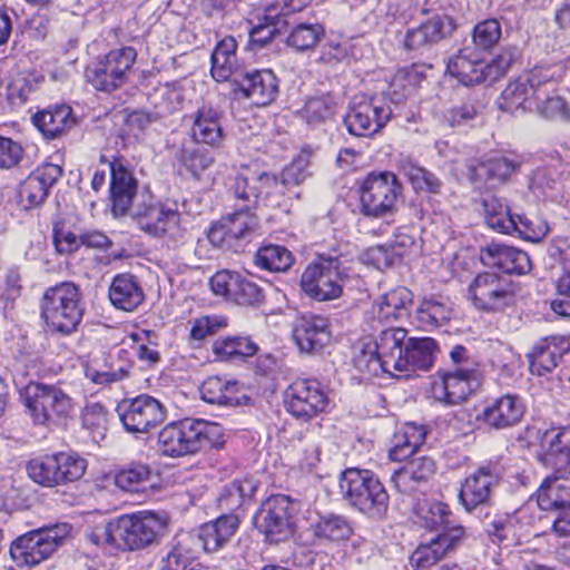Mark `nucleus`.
Here are the masks:
<instances>
[{
	"label": "nucleus",
	"instance_id": "f257e3e1",
	"mask_svg": "<svg viewBox=\"0 0 570 570\" xmlns=\"http://www.w3.org/2000/svg\"><path fill=\"white\" fill-rule=\"evenodd\" d=\"M537 459L556 471L537 489V504L553 511L570 505V478L560 471L570 465V428H550L540 435Z\"/></svg>",
	"mask_w": 570,
	"mask_h": 570
},
{
	"label": "nucleus",
	"instance_id": "f03ea898",
	"mask_svg": "<svg viewBox=\"0 0 570 570\" xmlns=\"http://www.w3.org/2000/svg\"><path fill=\"white\" fill-rule=\"evenodd\" d=\"M223 443L222 425L200 419L171 422L158 433L159 450L170 458L195 454L206 448H219Z\"/></svg>",
	"mask_w": 570,
	"mask_h": 570
},
{
	"label": "nucleus",
	"instance_id": "7ed1b4c3",
	"mask_svg": "<svg viewBox=\"0 0 570 570\" xmlns=\"http://www.w3.org/2000/svg\"><path fill=\"white\" fill-rule=\"evenodd\" d=\"M85 307L82 293L72 282L48 287L40 299V316L48 332L69 336L78 330Z\"/></svg>",
	"mask_w": 570,
	"mask_h": 570
},
{
	"label": "nucleus",
	"instance_id": "20e7f679",
	"mask_svg": "<svg viewBox=\"0 0 570 570\" xmlns=\"http://www.w3.org/2000/svg\"><path fill=\"white\" fill-rule=\"evenodd\" d=\"M167 527L166 514L139 511L112 519L109 535L118 542V549L137 551L157 544Z\"/></svg>",
	"mask_w": 570,
	"mask_h": 570
},
{
	"label": "nucleus",
	"instance_id": "39448f33",
	"mask_svg": "<svg viewBox=\"0 0 570 570\" xmlns=\"http://www.w3.org/2000/svg\"><path fill=\"white\" fill-rule=\"evenodd\" d=\"M340 488L345 500L367 518L381 520L386 515L390 495L371 471L345 470L340 479Z\"/></svg>",
	"mask_w": 570,
	"mask_h": 570
},
{
	"label": "nucleus",
	"instance_id": "423d86ee",
	"mask_svg": "<svg viewBox=\"0 0 570 570\" xmlns=\"http://www.w3.org/2000/svg\"><path fill=\"white\" fill-rule=\"evenodd\" d=\"M27 413L35 425L55 429L62 425L73 411V400L61 387L30 382L22 394Z\"/></svg>",
	"mask_w": 570,
	"mask_h": 570
},
{
	"label": "nucleus",
	"instance_id": "0eeeda50",
	"mask_svg": "<svg viewBox=\"0 0 570 570\" xmlns=\"http://www.w3.org/2000/svg\"><path fill=\"white\" fill-rule=\"evenodd\" d=\"M347 279L342 255L336 252L321 253L302 274L301 287L311 298L326 302L341 297Z\"/></svg>",
	"mask_w": 570,
	"mask_h": 570
},
{
	"label": "nucleus",
	"instance_id": "6e6552de",
	"mask_svg": "<svg viewBox=\"0 0 570 570\" xmlns=\"http://www.w3.org/2000/svg\"><path fill=\"white\" fill-rule=\"evenodd\" d=\"M358 194L363 215L384 218L397 210L402 185L392 173H370L362 180Z\"/></svg>",
	"mask_w": 570,
	"mask_h": 570
},
{
	"label": "nucleus",
	"instance_id": "1a4fd4ad",
	"mask_svg": "<svg viewBox=\"0 0 570 570\" xmlns=\"http://www.w3.org/2000/svg\"><path fill=\"white\" fill-rule=\"evenodd\" d=\"M295 504L285 494L266 499L254 515V525L265 541L279 543L294 534Z\"/></svg>",
	"mask_w": 570,
	"mask_h": 570
},
{
	"label": "nucleus",
	"instance_id": "9d476101",
	"mask_svg": "<svg viewBox=\"0 0 570 570\" xmlns=\"http://www.w3.org/2000/svg\"><path fill=\"white\" fill-rule=\"evenodd\" d=\"M131 216L138 227L151 236L167 238L174 244L184 239L178 210L154 203L151 196L141 195V200L132 207Z\"/></svg>",
	"mask_w": 570,
	"mask_h": 570
},
{
	"label": "nucleus",
	"instance_id": "9b49d317",
	"mask_svg": "<svg viewBox=\"0 0 570 570\" xmlns=\"http://www.w3.org/2000/svg\"><path fill=\"white\" fill-rule=\"evenodd\" d=\"M136 57L132 47L111 50L102 59L87 67L86 78L97 90L111 92L127 82Z\"/></svg>",
	"mask_w": 570,
	"mask_h": 570
},
{
	"label": "nucleus",
	"instance_id": "f8f14e48",
	"mask_svg": "<svg viewBox=\"0 0 570 570\" xmlns=\"http://www.w3.org/2000/svg\"><path fill=\"white\" fill-rule=\"evenodd\" d=\"M392 115L391 106L383 98L357 95L350 104L344 124L350 134L368 137L379 132L391 120Z\"/></svg>",
	"mask_w": 570,
	"mask_h": 570
},
{
	"label": "nucleus",
	"instance_id": "ddd939ff",
	"mask_svg": "<svg viewBox=\"0 0 570 570\" xmlns=\"http://www.w3.org/2000/svg\"><path fill=\"white\" fill-rule=\"evenodd\" d=\"M66 529H40L19 537L10 547V554L18 567H33L46 560L61 543Z\"/></svg>",
	"mask_w": 570,
	"mask_h": 570
},
{
	"label": "nucleus",
	"instance_id": "4468645a",
	"mask_svg": "<svg viewBox=\"0 0 570 570\" xmlns=\"http://www.w3.org/2000/svg\"><path fill=\"white\" fill-rule=\"evenodd\" d=\"M117 410L125 430L131 434L148 433L166 417L163 404L148 394L124 400Z\"/></svg>",
	"mask_w": 570,
	"mask_h": 570
},
{
	"label": "nucleus",
	"instance_id": "2eb2a0df",
	"mask_svg": "<svg viewBox=\"0 0 570 570\" xmlns=\"http://www.w3.org/2000/svg\"><path fill=\"white\" fill-rule=\"evenodd\" d=\"M469 297L475 308L485 312H498L508 306L514 295L509 278L495 273L478 274L469 285Z\"/></svg>",
	"mask_w": 570,
	"mask_h": 570
},
{
	"label": "nucleus",
	"instance_id": "dca6fc26",
	"mask_svg": "<svg viewBox=\"0 0 570 570\" xmlns=\"http://www.w3.org/2000/svg\"><path fill=\"white\" fill-rule=\"evenodd\" d=\"M284 403L293 416L308 421L325 411L328 399L320 382L297 380L285 391Z\"/></svg>",
	"mask_w": 570,
	"mask_h": 570
},
{
	"label": "nucleus",
	"instance_id": "f3484780",
	"mask_svg": "<svg viewBox=\"0 0 570 570\" xmlns=\"http://www.w3.org/2000/svg\"><path fill=\"white\" fill-rule=\"evenodd\" d=\"M439 377L432 385L433 396L449 405L466 400L478 384L476 372L466 367L439 373Z\"/></svg>",
	"mask_w": 570,
	"mask_h": 570
},
{
	"label": "nucleus",
	"instance_id": "a211bd4d",
	"mask_svg": "<svg viewBox=\"0 0 570 570\" xmlns=\"http://www.w3.org/2000/svg\"><path fill=\"white\" fill-rule=\"evenodd\" d=\"M464 537L463 528L440 532L425 543H421L410 556V564L415 570H429L452 552Z\"/></svg>",
	"mask_w": 570,
	"mask_h": 570
},
{
	"label": "nucleus",
	"instance_id": "6ab92c4d",
	"mask_svg": "<svg viewBox=\"0 0 570 570\" xmlns=\"http://www.w3.org/2000/svg\"><path fill=\"white\" fill-rule=\"evenodd\" d=\"M62 168L55 164L38 166L20 185L19 198L26 208L42 205L49 189L61 178Z\"/></svg>",
	"mask_w": 570,
	"mask_h": 570
},
{
	"label": "nucleus",
	"instance_id": "aec40b11",
	"mask_svg": "<svg viewBox=\"0 0 570 570\" xmlns=\"http://www.w3.org/2000/svg\"><path fill=\"white\" fill-rule=\"evenodd\" d=\"M492 69L475 48L465 47L449 58L446 72L464 86L489 80Z\"/></svg>",
	"mask_w": 570,
	"mask_h": 570
},
{
	"label": "nucleus",
	"instance_id": "412c9836",
	"mask_svg": "<svg viewBox=\"0 0 570 570\" xmlns=\"http://www.w3.org/2000/svg\"><path fill=\"white\" fill-rule=\"evenodd\" d=\"M110 174L112 213L116 217H121L135 206L132 202L137 196V180L121 159H114L110 163Z\"/></svg>",
	"mask_w": 570,
	"mask_h": 570
},
{
	"label": "nucleus",
	"instance_id": "4be33fe9",
	"mask_svg": "<svg viewBox=\"0 0 570 570\" xmlns=\"http://www.w3.org/2000/svg\"><path fill=\"white\" fill-rule=\"evenodd\" d=\"M549 259L544 258L547 268H554L557 265L564 271L556 284L557 292L562 298L552 301L549 305L551 311L559 316L570 317V271H566L563 261L570 255V247L563 239H553L546 249Z\"/></svg>",
	"mask_w": 570,
	"mask_h": 570
},
{
	"label": "nucleus",
	"instance_id": "5701e85b",
	"mask_svg": "<svg viewBox=\"0 0 570 570\" xmlns=\"http://www.w3.org/2000/svg\"><path fill=\"white\" fill-rule=\"evenodd\" d=\"M328 321L315 314L302 315L293 330L298 348L305 353H317L330 342Z\"/></svg>",
	"mask_w": 570,
	"mask_h": 570
},
{
	"label": "nucleus",
	"instance_id": "b1692460",
	"mask_svg": "<svg viewBox=\"0 0 570 570\" xmlns=\"http://www.w3.org/2000/svg\"><path fill=\"white\" fill-rule=\"evenodd\" d=\"M481 258L485 265L494 266L505 274L522 275L532 268L525 252L498 243H491L483 248Z\"/></svg>",
	"mask_w": 570,
	"mask_h": 570
},
{
	"label": "nucleus",
	"instance_id": "393cba45",
	"mask_svg": "<svg viewBox=\"0 0 570 570\" xmlns=\"http://www.w3.org/2000/svg\"><path fill=\"white\" fill-rule=\"evenodd\" d=\"M524 414L522 400L513 394H505L488 404L479 419L494 429H507L515 425Z\"/></svg>",
	"mask_w": 570,
	"mask_h": 570
},
{
	"label": "nucleus",
	"instance_id": "a878e982",
	"mask_svg": "<svg viewBox=\"0 0 570 570\" xmlns=\"http://www.w3.org/2000/svg\"><path fill=\"white\" fill-rule=\"evenodd\" d=\"M404 355L400 361L396 376H410L417 370L428 371L432 367L438 351L436 342L431 337L410 338L405 343Z\"/></svg>",
	"mask_w": 570,
	"mask_h": 570
},
{
	"label": "nucleus",
	"instance_id": "bb28decb",
	"mask_svg": "<svg viewBox=\"0 0 570 570\" xmlns=\"http://www.w3.org/2000/svg\"><path fill=\"white\" fill-rule=\"evenodd\" d=\"M223 114L210 105H203L194 115L190 135L198 144L219 147L224 140Z\"/></svg>",
	"mask_w": 570,
	"mask_h": 570
},
{
	"label": "nucleus",
	"instance_id": "cd10ccee",
	"mask_svg": "<svg viewBox=\"0 0 570 570\" xmlns=\"http://www.w3.org/2000/svg\"><path fill=\"white\" fill-rule=\"evenodd\" d=\"M108 296L114 307L132 312L145 301V292L138 278L130 273L117 274L109 286Z\"/></svg>",
	"mask_w": 570,
	"mask_h": 570
},
{
	"label": "nucleus",
	"instance_id": "c85d7f7f",
	"mask_svg": "<svg viewBox=\"0 0 570 570\" xmlns=\"http://www.w3.org/2000/svg\"><path fill=\"white\" fill-rule=\"evenodd\" d=\"M434 471L435 464L432 459L415 458L393 474L392 482L400 492L411 494L424 487Z\"/></svg>",
	"mask_w": 570,
	"mask_h": 570
},
{
	"label": "nucleus",
	"instance_id": "c756f323",
	"mask_svg": "<svg viewBox=\"0 0 570 570\" xmlns=\"http://www.w3.org/2000/svg\"><path fill=\"white\" fill-rule=\"evenodd\" d=\"M239 91L245 98L252 100L256 106H266L271 104L277 92V81L274 73L269 70H255L247 72L238 81Z\"/></svg>",
	"mask_w": 570,
	"mask_h": 570
},
{
	"label": "nucleus",
	"instance_id": "7c9ffc66",
	"mask_svg": "<svg viewBox=\"0 0 570 570\" xmlns=\"http://www.w3.org/2000/svg\"><path fill=\"white\" fill-rule=\"evenodd\" d=\"M416 246L415 233L412 228L399 229L387 245H380L371 249L370 255L379 268L391 267Z\"/></svg>",
	"mask_w": 570,
	"mask_h": 570
},
{
	"label": "nucleus",
	"instance_id": "2f4dec72",
	"mask_svg": "<svg viewBox=\"0 0 570 570\" xmlns=\"http://www.w3.org/2000/svg\"><path fill=\"white\" fill-rule=\"evenodd\" d=\"M413 511L415 522L423 528L440 532H450L451 529L463 528L454 522L451 510L443 502L432 499L419 500Z\"/></svg>",
	"mask_w": 570,
	"mask_h": 570
},
{
	"label": "nucleus",
	"instance_id": "473e14b6",
	"mask_svg": "<svg viewBox=\"0 0 570 570\" xmlns=\"http://www.w3.org/2000/svg\"><path fill=\"white\" fill-rule=\"evenodd\" d=\"M497 478L488 468H480L469 475L461 487L459 499L466 511L488 503L492 487Z\"/></svg>",
	"mask_w": 570,
	"mask_h": 570
},
{
	"label": "nucleus",
	"instance_id": "72a5a7b5",
	"mask_svg": "<svg viewBox=\"0 0 570 570\" xmlns=\"http://www.w3.org/2000/svg\"><path fill=\"white\" fill-rule=\"evenodd\" d=\"M412 292L399 286L382 295L372 306V314L381 324H389L407 315Z\"/></svg>",
	"mask_w": 570,
	"mask_h": 570
},
{
	"label": "nucleus",
	"instance_id": "f704fd0d",
	"mask_svg": "<svg viewBox=\"0 0 570 570\" xmlns=\"http://www.w3.org/2000/svg\"><path fill=\"white\" fill-rule=\"evenodd\" d=\"M32 124L47 139H55L66 134L73 126L75 118L69 106L57 105L35 114Z\"/></svg>",
	"mask_w": 570,
	"mask_h": 570
},
{
	"label": "nucleus",
	"instance_id": "c9c22d12",
	"mask_svg": "<svg viewBox=\"0 0 570 570\" xmlns=\"http://www.w3.org/2000/svg\"><path fill=\"white\" fill-rule=\"evenodd\" d=\"M406 336L407 332L402 327H387L382 330L377 340L373 342L391 375H397L396 371L401 366L400 361L405 352Z\"/></svg>",
	"mask_w": 570,
	"mask_h": 570
},
{
	"label": "nucleus",
	"instance_id": "e433bc0d",
	"mask_svg": "<svg viewBox=\"0 0 570 570\" xmlns=\"http://www.w3.org/2000/svg\"><path fill=\"white\" fill-rule=\"evenodd\" d=\"M239 520L234 514H224L199 528L198 538L206 552L222 549L235 534Z\"/></svg>",
	"mask_w": 570,
	"mask_h": 570
},
{
	"label": "nucleus",
	"instance_id": "4c0bfd02",
	"mask_svg": "<svg viewBox=\"0 0 570 570\" xmlns=\"http://www.w3.org/2000/svg\"><path fill=\"white\" fill-rule=\"evenodd\" d=\"M426 429L413 422L402 424L391 440L390 458L402 461L413 455L424 443Z\"/></svg>",
	"mask_w": 570,
	"mask_h": 570
},
{
	"label": "nucleus",
	"instance_id": "58836bf2",
	"mask_svg": "<svg viewBox=\"0 0 570 570\" xmlns=\"http://www.w3.org/2000/svg\"><path fill=\"white\" fill-rule=\"evenodd\" d=\"M202 399L209 404L236 406L239 404V386L237 382L219 376H209L200 385Z\"/></svg>",
	"mask_w": 570,
	"mask_h": 570
},
{
	"label": "nucleus",
	"instance_id": "ea45409f",
	"mask_svg": "<svg viewBox=\"0 0 570 570\" xmlns=\"http://www.w3.org/2000/svg\"><path fill=\"white\" fill-rule=\"evenodd\" d=\"M236 50L237 42L233 37H226L216 45L210 57V72L216 81H227L237 70Z\"/></svg>",
	"mask_w": 570,
	"mask_h": 570
},
{
	"label": "nucleus",
	"instance_id": "a19ab883",
	"mask_svg": "<svg viewBox=\"0 0 570 570\" xmlns=\"http://www.w3.org/2000/svg\"><path fill=\"white\" fill-rule=\"evenodd\" d=\"M259 171L244 168L239 171L232 185V191L235 198V207L243 210H252L257 207L261 199V191L257 180L253 176H257Z\"/></svg>",
	"mask_w": 570,
	"mask_h": 570
},
{
	"label": "nucleus",
	"instance_id": "79ce46f5",
	"mask_svg": "<svg viewBox=\"0 0 570 570\" xmlns=\"http://www.w3.org/2000/svg\"><path fill=\"white\" fill-rule=\"evenodd\" d=\"M517 165L502 157L490 158L479 161L470 168L471 177L474 181L485 183L495 186L505 181L515 170Z\"/></svg>",
	"mask_w": 570,
	"mask_h": 570
},
{
	"label": "nucleus",
	"instance_id": "37998d69",
	"mask_svg": "<svg viewBox=\"0 0 570 570\" xmlns=\"http://www.w3.org/2000/svg\"><path fill=\"white\" fill-rule=\"evenodd\" d=\"M311 528L314 537L321 541L341 542L348 540L353 534L351 522L337 514L321 517Z\"/></svg>",
	"mask_w": 570,
	"mask_h": 570
},
{
	"label": "nucleus",
	"instance_id": "c03bdc74",
	"mask_svg": "<svg viewBox=\"0 0 570 570\" xmlns=\"http://www.w3.org/2000/svg\"><path fill=\"white\" fill-rule=\"evenodd\" d=\"M482 205L487 224L492 229L502 234L512 235L513 229L520 228V225L515 222L514 215L510 213L509 207L502 199L495 196H488L483 199Z\"/></svg>",
	"mask_w": 570,
	"mask_h": 570
},
{
	"label": "nucleus",
	"instance_id": "a18cd8bd",
	"mask_svg": "<svg viewBox=\"0 0 570 570\" xmlns=\"http://www.w3.org/2000/svg\"><path fill=\"white\" fill-rule=\"evenodd\" d=\"M213 353L219 361H243L253 356L256 344L244 336H227L217 338L212 346Z\"/></svg>",
	"mask_w": 570,
	"mask_h": 570
},
{
	"label": "nucleus",
	"instance_id": "49530a36",
	"mask_svg": "<svg viewBox=\"0 0 570 570\" xmlns=\"http://www.w3.org/2000/svg\"><path fill=\"white\" fill-rule=\"evenodd\" d=\"M256 483L250 479L234 480L225 485L217 499L222 510L234 511L250 500L256 492Z\"/></svg>",
	"mask_w": 570,
	"mask_h": 570
},
{
	"label": "nucleus",
	"instance_id": "de8ad7c7",
	"mask_svg": "<svg viewBox=\"0 0 570 570\" xmlns=\"http://www.w3.org/2000/svg\"><path fill=\"white\" fill-rule=\"evenodd\" d=\"M153 471L147 464H132L115 475V484L126 492H144L151 487Z\"/></svg>",
	"mask_w": 570,
	"mask_h": 570
},
{
	"label": "nucleus",
	"instance_id": "09e8293b",
	"mask_svg": "<svg viewBox=\"0 0 570 570\" xmlns=\"http://www.w3.org/2000/svg\"><path fill=\"white\" fill-rule=\"evenodd\" d=\"M254 263L257 267L269 272H286L293 265L294 256L284 246L266 245L257 250Z\"/></svg>",
	"mask_w": 570,
	"mask_h": 570
},
{
	"label": "nucleus",
	"instance_id": "8fccbe9b",
	"mask_svg": "<svg viewBox=\"0 0 570 570\" xmlns=\"http://www.w3.org/2000/svg\"><path fill=\"white\" fill-rule=\"evenodd\" d=\"M451 307L438 298H424L417 309L416 318L425 330L442 326L451 318Z\"/></svg>",
	"mask_w": 570,
	"mask_h": 570
},
{
	"label": "nucleus",
	"instance_id": "3c124183",
	"mask_svg": "<svg viewBox=\"0 0 570 570\" xmlns=\"http://www.w3.org/2000/svg\"><path fill=\"white\" fill-rule=\"evenodd\" d=\"M337 109L334 98L330 95L311 97L301 110L302 118L311 126H318L332 119Z\"/></svg>",
	"mask_w": 570,
	"mask_h": 570
},
{
	"label": "nucleus",
	"instance_id": "603ef678",
	"mask_svg": "<svg viewBox=\"0 0 570 570\" xmlns=\"http://www.w3.org/2000/svg\"><path fill=\"white\" fill-rule=\"evenodd\" d=\"M400 170L407 177L416 191L439 194L442 187L441 180L431 171L417 166L411 160H403Z\"/></svg>",
	"mask_w": 570,
	"mask_h": 570
},
{
	"label": "nucleus",
	"instance_id": "864d4df0",
	"mask_svg": "<svg viewBox=\"0 0 570 570\" xmlns=\"http://www.w3.org/2000/svg\"><path fill=\"white\" fill-rule=\"evenodd\" d=\"M528 82H530L529 79H527V81L518 79L510 82L498 98V107L511 114L520 109L525 110L527 102L529 101V91L532 89L531 85L529 88Z\"/></svg>",
	"mask_w": 570,
	"mask_h": 570
},
{
	"label": "nucleus",
	"instance_id": "5fc2aeb1",
	"mask_svg": "<svg viewBox=\"0 0 570 570\" xmlns=\"http://www.w3.org/2000/svg\"><path fill=\"white\" fill-rule=\"evenodd\" d=\"M53 455L58 465V485L75 482L85 474L87 462L77 453L59 452Z\"/></svg>",
	"mask_w": 570,
	"mask_h": 570
},
{
	"label": "nucleus",
	"instance_id": "6e6d98bb",
	"mask_svg": "<svg viewBox=\"0 0 570 570\" xmlns=\"http://www.w3.org/2000/svg\"><path fill=\"white\" fill-rule=\"evenodd\" d=\"M57 469L55 455H47L33 459L27 464V473L29 478L37 484L45 488L58 487Z\"/></svg>",
	"mask_w": 570,
	"mask_h": 570
},
{
	"label": "nucleus",
	"instance_id": "4d7b16f0",
	"mask_svg": "<svg viewBox=\"0 0 570 570\" xmlns=\"http://www.w3.org/2000/svg\"><path fill=\"white\" fill-rule=\"evenodd\" d=\"M233 240L249 237L257 228V217L250 210L235 207V213L224 218Z\"/></svg>",
	"mask_w": 570,
	"mask_h": 570
},
{
	"label": "nucleus",
	"instance_id": "13d9d810",
	"mask_svg": "<svg viewBox=\"0 0 570 570\" xmlns=\"http://www.w3.org/2000/svg\"><path fill=\"white\" fill-rule=\"evenodd\" d=\"M323 33L324 29L318 23H301L291 31L287 43L297 51H306L320 41Z\"/></svg>",
	"mask_w": 570,
	"mask_h": 570
},
{
	"label": "nucleus",
	"instance_id": "bf43d9fd",
	"mask_svg": "<svg viewBox=\"0 0 570 570\" xmlns=\"http://www.w3.org/2000/svg\"><path fill=\"white\" fill-rule=\"evenodd\" d=\"M501 24L498 19H485L475 24L472 32L473 45L480 51H488L501 39Z\"/></svg>",
	"mask_w": 570,
	"mask_h": 570
},
{
	"label": "nucleus",
	"instance_id": "052dcab7",
	"mask_svg": "<svg viewBox=\"0 0 570 570\" xmlns=\"http://www.w3.org/2000/svg\"><path fill=\"white\" fill-rule=\"evenodd\" d=\"M190 550L183 540H176L167 546L158 562V570H185L190 561Z\"/></svg>",
	"mask_w": 570,
	"mask_h": 570
},
{
	"label": "nucleus",
	"instance_id": "680f3d73",
	"mask_svg": "<svg viewBox=\"0 0 570 570\" xmlns=\"http://www.w3.org/2000/svg\"><path fill=\"white\" fill-rule=\"evenodd\" d=\"M108 414L100 404L88 405L82 413V425L89 431L94 442L99 443L106 436Z\"/></svg>",
	"mask_w": 570,
	"mask_h": 570
},
{
	"label": "nucleus",
	"instance_id": "e2e57ef3",
	"mask_svg": "<svg viewBox=\"0 0 570 570\" xmlns=\"http://www.w3.org/2000/svg\"><path fill=\"white\" fill-rule=\"evenodd\" d=\"M274 9H268L264 16V22L255 26L250 30L249 38L253 45L264 47L281 32L279 24L284 21L283 18L278 13H274Z\"/></svg>",
	"mask_w": 570,
	"mask_h": 570
},
{
	"label": "nucleus",
	"instance_id": "0e129e2a",
	"mask_svg": "<svg viewBox=\"0 0 570 570\" xmlns=\"http://www.w3.org/2000/svg\"><path fill=\"white\" fill-rule=\"evenodd\" d=\"M253 179L257 180L261 199L266 206L276 207L281 205V197L286 188L282 180L278 181L275 175L266 171H259L257 176H253Z\"/></svg>",
	"mask_w": 570,
	"mask_h": 570
},
{
	"label": "nucleus",
	"instance_id": "69168bd1",
	"mask_svg": "<svg viewBox=\"0 0 570 570\" xmlns=\"http://www.w3.org/2000/svg\"><path fill=\"white\" fill-rule=\"evenodd\" d=\"M242 275L236 272L219 271L209 279V285L215 295L223 296L235 303L236 293Z\"/></svg>",
	"mask_w": 570,
	"mask_h": 570
},
{
	"label": "nucleus",
	"instance_id": "338daca9",
	"mask_svg": "<svg viewBox=\"0 0 570 570\" xmlns=\"http://www.w3.org/2000/svg\"><path fill=\"white\" fill-rule=\"evenodd\" d=\"M354 365L361 372L373 375H377L380 372L389 373L379 350L375 348V344L372 341L363 344L361 352L354 357Z\"/></svg>",
	"mask_w": 570,
	"mask_h": 570
},
{
	"label": "nucleus",
	"instance_id": "774afa93",
	"mask_svg": "<svg viewBox=\"0 0 570 570\" xmlns=\"http://www.w3.org/2000/svg\"><path fill=\"white\" fill-rule=\"evenodd\" d=\"M227 325V320L219 315H206L195 318L190 323V338L202 341L207 336L215 335L220 328Z\"/></svg>",
	"mask_w": 570,
	"mask_h": 570
}]
</instances>
